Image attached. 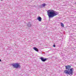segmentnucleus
I'll return each instance as SVG.
<instances>
[{
    "instance_id": "39448f33",
    "label": "nucleus",
    "mask_w": 76,
    "mask_h": 76,
    "mask_svg": "<svg viewBox=\"0 0 76 76\" xmlns=\"http://www.w3.org/2000/svg\"><path fill=\"white\" fill-rule=\"evenodd\" d=\"M41 18L40 17H38L37 18V20H39V22H41Z\"/></svg>"
},
{
    "instance_id": "1a4fd4ad",
    "label": "nucleus",
    "mask_w": 76,
    "mask_h": 76,
    "mask_svg": "<svg viewBox=\"0 0 76 76\" xmlns=\"http://www.w3.org/2000/svg\"><path fill=\"white\" fill-rule=\"evenodd\" d=\"M61 26H62V27H64V24H63V23H61Z\"/></svg>"
},
{
    "instance_id": "0eeeda50",
    "label": "nucleus",
    "mask_w": 76,
    "mask_h": 76,
    "mask_svg": "<svg viewBox=\"0 0 76 76\" xmlns=\"http://www.w3.org/2000/svg\"><path fill=\"white\" fill-rule=\"evenodd\" d=\"M46 6V4H42L40 6L41 7H45Z\"/></svg>"
},
{
    "instance_id": "f03ea898",
    "label": "nucleus",
    "mask_w": 76,
    "mask_h": 76,
    "mask_svg": "<svg viewBox=\"0 0 76 76\" xmlns=\"http://www.w3.org/2000/svg\"><path fill=\"white\" fill-rule=\"evenodd\" d=\"M48 15L49 18H53L54 16H56V15H58V12L53 11V10H48L47 11Z\"/></svg>"
},
{
    "instance_id": "6e6552de",
    "label": "nucleus",
    "mask_w": 76,
    "mask_h": 76,
    "mask_svg": "<svg viewBox=\"0 0 76 76\" xmlns=\"http://www.w3.org/2000/svg\"><path fill=\"white\" fill-rule=\"evenodd\" d=\"M33 49L34 50H35V51H38V50H38V48H37L36 47H34L33 48Z\"/></svg>"
},
{
    "instance_id": "20e7f679",
    "label": "nucleus",
    "mask_w": 76,
    "mask_h": 76,
    "mask_svg": "<svg viewBox=\"0 0 76 76\" xmlns=\"http://www.w3.org/2000/svg\"><path fill=\"white\" fill-rule=\"evenodd\" d=\"M40 59H41V60L43 62L45 61H47V58H45L42 57H41V58H40Z\"/></svg>"
},
{
    "instance_id": "f8f14e48",
    "label": "nucleus",
    "mask_w": 76,
    "mask_h": 76,
    "mask_svg": "<svg viewBox=\"0 0 76 76\" xmlns=\"http://www.w3.org/2000/svg\"><path fill=\"white\" fill-rule=\"evenodd\" d=\"M1 0L2 1V0Z\"/></svg>"
},
{
    "instance_id": "9b49d317",
    "label": "nucleus",
    "mask_w": 76,
    "mask_h": 76,
    "mask_svg": "<svg viewBox=\"0 0 76 76\" xmlns=\"http://www.w3.org/2000/svg\"><path fill=\"white\" fill-rule=\"evenodd\" d=\"M1 60L0 59V61H1Z\"/></svg>"
},
{
    "instance_id": "423d86ee",
    "label": "nucleus",
    "mask_w": 76,
    "mask_h": 76,
    "mask_svg": "<svg viewBox=\"0 0 76 76\" xmlns=\"http://www.w3.org/2000/svg\"><path fill=\"white\" fill-rule=\"evenodd\" d=\"M31 23H29L27 24V28L31 27Z\"/></svg>"
},
{
    "instance_id": "9d476101",
    "label": "nucleus",
    "mask_w": 76,
    "mask_h": 76,
    "mask_svg": "<svg viewBox=\"0 0 76 76\" xmlns=\"http://www.w3.org/2000/svg\"><path fill=\"white\" fill-rule=\"evenodd\" d=\"M53 47H56V45H53Z\"/></svg>"
},
{
    "instance_id": "7ed1b4c3",
    "label": "nucleus",
    "mask_w": 76,
    "mask_h": 76,
    "mask_svg": "<svg viewBox=\"0 0 76 76\" xmlns=\"http://www.w3.org/2000/svg\"><path fill=\"white\" fill-rule=\"evenodd\" d=\"M12 66L16 69H20V65H19L18 63H15L12 64Z\"/></svg>"
},
{
    "instance_id": "f257e3e1",
    "label": "nucleus",
    "mask_w": 76,
    "mask_h": 76,
    "mask_svg": "<svg viewBox=\"0 0 76 76\" xmlns=\"http://www.w3.org/2000/svg\"><path fill=\"white\" fill-rule=\"evenodd\" d=\"M66 69L64 71V73L66 75H69L70 76H72L73 75V68H71V66L70 65L66 66H65Z\"/></svg>"
}]
</instances>
